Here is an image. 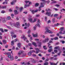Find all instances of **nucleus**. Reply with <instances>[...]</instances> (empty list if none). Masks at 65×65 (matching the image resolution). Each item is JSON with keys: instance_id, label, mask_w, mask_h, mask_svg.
<instances>
[{"instance_id": "nucleus-60", "label": "nucleus", "mask_w": 65, "mask_h": 65, "mask_svg": "<svg viewBox=\"0 0 65 65\" xmlns=\"http://www.w3.org/2000/svg\"><path fill=\"white\" fill-rule=\"evenodd\" d=\"M4 30L5 31V32H7V31H8V30L6 29H5Z\"/></svg>"}, {"instance_id": "nucleus-15", "label": "nucleus", "mask_w": 65, "mask_h": 65, "mask_svg": "<svg viewBox=\"0 0 65 65\" xmlns=\"http://www.w3.org/2000/svg\"><path fill=\"white\" fill-rule=\"evenodd\" d=\"M38 46L39 47H41V42L39 41L38 42Z\"/></svg>"}, {"instance_id": "nucleus-42", "label": "nucleus", "mask_w": 65, "mask_h": 65, "mask_svg": "<svg viewBox=\"0 0 65 65\" xmlns=\"http://www.w3.org/2000/svg\"><path fill=\"white\" fill-rule=\"evenodd\" d=\"M61 53H62V52H61V51L59 52V53L57 54V55L58 56H60V55L61 54Z\"/></svg>"}, {"instance_id": "nucleus-61", "label": "nucleus", "mask_w": 65, "mask_h": 65, "mask_svg": "<svg viewBox=\"0 0 65 65\" xmlns=\"http://www.w3.org/2000/svg\"><path fill=\"white\" fill-rule=\"evenodd\" d=\"M48 45V47H49V46H50V45H51V44L49 43H47Z\"/></svg>"}, {"instance_id": "nucleus-45", "label": "nucleus", "mask_w": 65, "mask_h": 65, "mask_svg": "<svg viewBox=\"0 0 65 65\" xmlns=\"http://www.w3.org/2000/svg\"><path fill=\"white\" fill-rule=\"evenodd\" d=\"M27 65H29V64H30V63L29 62H27L26 63H25V65H27Z\"/></svg>"}, {"instance_id": "nucleus-39", "label": "nucleus", "mask_w": 65, "mask_h": 65, "mask_svg": "<svg viewBox=\"0 0 65 65\" xmlns=\"http://www.w3.org/2000/svg\"><path fill=\"white\" fill-rule=\"evenodd\" d=\"M54 52L55 53H57V52H58V50H54Z\"/></svg>"}, {"instance_id": "nucleus-2", "label": "nucleus", "mask_w": 65, "mask_h": 65, "mask_svg": "<svg viewBox=\"0 0 65 65\" xmlns=\"http://www.w3.org/2000/svg\"><path fill=\"white\" fill-rule=\"evenodd\" d=\"M47 30L45 32V33H51V34H52L53 33V32L52 31L48 30V29H47Z\"/></svg>"}, {"instance_id": "nucleus-31", "label": "nucleus", "mask_w": 65, "mask_h": 65, "mask_svg": "<svg viewBox=\"0 0 65 65\" xmlns=\"http://www.w3.org/2000/svg\"><path fill=\"white\" fill-rule=\"evenodd\" d=\"M46 47V46H43V48L44 50H46L47 49V47Z\"/></svg>"}, {"instance_id": "nucleus-10", "label": "nucleus", "mask_w": 65, "mask_h": 65, "mask_svg": "<svg viewBox=\"0 0 65 65\" xmlns=\"http://www.w3.org/2000/svg\"><path fill=\"white\" fill-rule=\"evenodd\" d=\"M25 3H26V4H27L28 3H29V4L28 5H29V4H32V3H31V2H29V1H25Z\"/></svg>"}, {"instance_id": "nucleus-27", "label": "nucleus", "mask_w": 65, "mask_h": 65, "mask_svg": "<svg viewBox=\"0 0 65 65\" xmlns=\"http://www.w3.org/2000/svg\"><path fill=\"white\" fill-rule=\"evenodd\" d=\"M64 29V27H62L60 28V30L61 31H63V30Z\"/></svg>"}, {"instance_id": "nucleus-43", "label": "nucleus", "mask_w": 65, "mask_h": 65, "mask_svg": "<svg viewBox=\"0 0 65 65\" xmlns=\"http://www.w3.org/2000/svg\"><path fill=\"white\" fill-rule=\"evenodd\" d=\"M62 18V15H60L59 18V20H60V19H61Z\"/></svg>"}, {"instance_id": "nucleus-1", "label": "nucleus", "mask_w": 65, "mask_h": 65, "mask_svg": "<svg viewBox=\"0 0 65 65\" xmlns=\"http://www.w3.org/2000/svg\"><path fill=\"white\" fill-rule=\"evenodd\" d=\"M44 3H41V6L39 7V9H38V11H40L41 10V7H44Z\"/></svg>"}, {"instance_id": "nucleus-33", "label": "nucleus", "mask_w": 65, "mask_h": 65, "mask_svg": "<svg viewBox=\"0 0 65 65\" xmlns=\"http://www.w3.org/2000/svg\"><path fill=\"white\" fill-rule=\"evenodd\" d=\"M11 17L12 18H14V17H14V14H11Z\"/></svg>"}, {"instance_id": "nucleus-5", "label": "nucleus", "mask_w": 65, "mask_h": 65, "mask_svg": "<svg viewBox=\"0 0 65 65\" xmlns=\"http://www.w3.org/2000/svg\"><path fill=\"white\" fill-rule=\"evenodd\" d=\"M23 36H22L21 37V38L22 39H24V41H25V40H27V38L25 37V36L24 35H23Z\"/></svg>"}, {"instance_id": "nucleus-38", "label": "nucleus", "mask_w": 65, "mask_h": 65, "mask_svg": "<svg viewBox=\"0 0 65 65\" xmlns=\"http://www.w3.org/2000/svg\"><path fill=\"white\" fill-rule=\"evenodd\" d=\"M58 14H56L54 15V17H58Z\"/></svg>"}, {"instance_id": "nucleus-25", "label": "nucleus", "mask_w": 65, "mask_h": 65, "mask_svg": "<svg viewBox=\"0 0 65 65\" xmlns=\"http://www.w3.org/2000/svg\"><path fill=\"white\" fill-rule=\"evenodd\" d=\"M39 4L36 3L35 4V6L36 7H37V6H39Z\"/></svg>"}, {"instance_id": "nucleus-28", "label": "nucleus", "mask_w": 65, "mask_h": 65, "mask_svg": "<svg viewBox=\"0 0 65 65\" xmlns=\"http://www.w3.org/2000/svg\"><path fill=\"white\" fill-rule=\"evenodd\" d=\"M0 30L1 31L2 33L4 32V31H3V29L2 28H0Z\"/></svg>"}, {"instance_id": "nucleus-37", "label": "nucleus", "mask_w": 65, "mask_h": 65, "mask_svg": "<svg viewBox=\"0 0 65 65\" xmlns=\"http://www.w3.org/2000/svg\"><path fill=\"white\" fill-rule=\"evenodd\" d=\"M1 13H5V11H4V10H2L1 11Z\"/></svg>"}, {"instance_id": "nucleus-54", "label": "nucleus", "mask_w": 65, "mask_h": 65, "mask_svg": "<svg viewBox=\"0 0 65 65\" xmlns=\"http://www.w3.org/2000/svg\"><path fill=\"white\" fill-rule=\"evenodd\" d=\"M61 42H62V43H65V41H61Z\"/></svg>"}, {"instance_id": "nucleus-62", "label": "nucleus", "mask_w": 65, "mask_h": 65, "mask_svg": "<svg viewBox=\"0 0 65 65\" xmlns=\"http://www.w3.org/2000/svg\"><path fill=\"white\" fill-rule=\"evenodd\" d=\"M54 60H57V58H55L53 59Z\"/></svg>"}, {"instance_id": "nucleus-44", "label": "nucleus", "mask_w": 65, "mask_h": 65, "mask_svg": "<svg viewBox=\"0 0 65 65\" xmlns=\"http://www.w3.org/2000/svg\"><path fill=\"white\" fill-rule=\"evenodd\" d=\"M7 19L8 20H10L11 19V17L10 16H8L7 17Z\"/></svg>"}, {"instance_id": "nucleus-8", "label": "nucleus", "mask_w": 65, "mask_h": 65, "mask_svg": "<svg viewBox=\"0 0 65 65\" xmlns=\"http://www.w3.org/2000/svg\"><path fill=\"white\" fill-rule=\"evenodd\" d=\"M48 40H49V39L47 38L45 39V40H43V43H45L46 42H47V41H48Z\"/></svg>"}, {"instance_id": "nucleus-53", "label": "nucleus", "mask_w": 65, "mask_h": 65, "mask_svg": "<svg viewBox=\"0 0 65 65\" xmlns=\"http://www.w3.org/2000/svg\"><path fill=\"white\" fill-rule=\"evenodd\" d=\"M57 3L56 1H53V2H52V3Z\"/></svg>"}, {"instance_id": "nucleus-40", "label": "nucleus", "mask_w": 65, "mask_h": 65, "mask_svg": "<svg viewBox=\"0 0 65 65\" xmlns=\"http://www.w3.org/2000/svg\"><path fill=\"white\" fill-rule=\"evenodd\" d=\"M61 24H60V25H61L62 26L64 25V22H61Z\"/></svg>"}, {"instance_id": "nucleus-52", "label": "nucleus", "mask_w": 65, "mask_h": 65, "mask_svg": "<svg viewBox=\"0 0 65 65\" xmlns=\"http://www.w3.org/2000/svg\"><path fill=\"white\" fill-rule=\"evenodd\" d=\"M50 23H51V20H49V21H48L47 24H49Z\"/></svg>"}, {"instance_id": "nucleus-21", "label": "nucleus", "mask_w": 65, "mask_h": 65, "mask_svg": "<svg viewBox=\"0 0 65 65\" xmlns=\"http://www.w3.org/2000/svg\"><path fill=\"white\" fill-rule=\"evenodd\" d=\"M14 12L15 15H16L17 14H18V11H17V10H15L14 11Z\"/></svg>"}, {"instance_id": "nucleus-20", "label": "nucleus", "mask_w": 65, "mask_h": 65, "mask_svg": "<svg viewBox=\"0 0 65 65\" xmlns=\"http://www.w3.org/2000/svg\"><path fill=\"white\" fill-rule=\"evenodd\" d=\"M10 58L11 61H12L14 59V57H13V56H11V57Z\"/></svg>"}, {"instance_id": "nucleus-17", "label": "nucleus", "mask_w": 65, "mask_h": 65, "mask_svg": "<svg viewBox=\"0 0 65 65\" xmlns=\"http://www.w3.org/2000/svg\"><path fill=\"white\" fill-rule=\"evenodd\" d=\"M54 49H57L58 50H60V46H57L56 47H55L54 48Z\"/></svg>"}, {"instance_id": "nucleus-50", "label": "nucleus", "mask_w": 65, "mask_h": 65, "mask_svg": "<svg viewBox=\"0 0 65 65\" xmlns=\"http://www.w3.org/2000/svg\"><path fill=\"white\" fill-rule=\"evenodd\" d=\"M53 9H54V10H55L56 11H58V9L57 8H54Z\"/></svg>"}, {"instance_id": "nucleus-32", "label": "nucleus", "mask_w": 65, "mask_h": 65, "mask_svg": "<svg viewBox=\"0 0 65 65\" xmlns=\"http://www.w3.org/2000/svg\"><path fill=\"white\" fill-rule=\"evenodd\" d=\"M3 43L4 44H5L6 43V40H3Z\"/></svg>"}, {"instance_id": "nucleus-6", "label": "nucleus", "mask_w": 65, "mask_h": 65, "mask_svg": "<svg viewBox=\"0 0 65 65\" xmlns=\"http://www.w3.org/2000/svg\"><path fill=\"white\" fill-rule=\"evenodd\" d=\"M5 55H8V57L9 58H10V57H11V54L9 53H7L5 54Z\"/></svg>"}, {"instance_id": "nucleus-41", "label": "nucleus", "mask_w": 65, "mask_h": 65, "mask_svg": "<svg viewBox=\"0 0 65 65\" xmlns=\"http://www.w3.org/2000/svg\"><path fill=\"white\" fill-rule=\"evenodd\" d=\"M31 12H32V14H34V13H35L34 10H33L31 11Z\"/></svg>"}, {"instance_id": "nucleus-29", "label": "nucleus", "mask_w": 65, "mask_h": 65, "mask_svg": "<svg viewBox=\"0 0 65 65\" xmlns=\"http://www.w3.org/2000/svg\"><path fill=\"white\" fill-rule=\"evenodd\" d=\"M14 44V41L13 40L11 42V45H13Z\"/></svg>"}, {"instance_id": "nucleus-55", "label": "nucleus", "mask_w": 65, "mask_h": 65, "mask_svg": "<svg viewBox=\"0 0 65 65\" xmlns=\"http://www.w3.org/2000/svg\"><path fill=\"white\" fill-rule=\"evenodd\" d=\"M32 56H34V57H36V55L34 54H33L32 55Z\"/></svg>"}, {"instance_id": "nucleus-3", "label": "nucleus", "mask_w": 65, "mask_h": 65, "mask_svg": "<svg viewBox=\"0 0 65 65\" xmlns=\"http://www.w3.org/2000/svg\"><path fill=\"white\" fill-rule=\"evenodd\" d=\"M14 34V33L12 32H11V36L12 37V38H13V37H14V38H15L16 37V35H14L13 36V34Z\"/></svg>"}, {"instance_id": "nucleus-35", "label": "nucleus", "mask_w": 65, "mask_h": 65, "mask_svg": "<svg viewBox=\"0 0 65 65\" xmlns=\"http://www.w3.org/2000/svg\"><path fill=\"white\" fill-rule=\"evenodd\" d=\"M29 22H32V19H29Z\"/></svg>"}, {"instance_id": "nucleus-23", "label": "nucleus", "mask_w": 65, "mask_h": 65, "mask_svg": "<svg viewBox=\"0 0 65 65\" xmlns=\"http://www.w3.org/2000/svg\"><path fill=\"white\" fill-rule=\"evenodd\" d=\"M6 6H2V7H1V9H6Z\"/></svg>"}, {"instance_id": "nucleus-57", "label": "nucleus", "mask_w": 65, "mask_h": 65, "mask_svg": "<svg viewBox=\"0 0 65 65\" xmlns=\"http://www.w3.org/2000/svg\"><path fill=\"white\" fill-rule=\"evenodd\" d=\"M35 40H36V41H39V39H35Z\"/></svg>"}, {"instance_id": "nucleus-9", "label": "nucleus", "mask_w": 65, "mask_h": 65, "mask_svg": "<svg viewBox=\"0 0 65 65\" xmlns=\"http://www.w3.org/2000/svg\"><path fill=\"white\" fill-rule=\"evenodd\" d=\"M40 20L39 19H38L37 21L38 24H37L36 25H37L39 27H40Z\"/></svg>"}, {"instance_id": "nucleus-16", "label": "nucleus", "mask_w": 65, "mask_h": 65, "mask_svg": "<svg viewBox=\"0 0 65 65\" xmlns=\"http://www.w3.org/2000/svg\"><path fill=\"white\" fill-rule=\"evenodd\" d=\"M25 26H27V27H29L30 26V23H28L27 24V23H25Z\"/></svg>"}, {"instance_id": "nucleus-14", "label": "nucleus", "mask_w": 65, "mask_h": 65, "mask_svg": "<svg viewBox=\"0 0 65 65\" xmlns=\"http://www.w3.org/2000/svg\"><path fill=\"white\" fill-rule=\"evenodd\" d=\"M32 45H34L35 46V47H36V46H37V43H36V42H33L32 43Z\"/></svg>"}, {"instance_id": "nucleus-22", "label": "nucleus", "mask_w": 65, "mask_h": 65, "mask_svg": "<svg viewBox=\"0 0 65 65\" xmlns=\"http://www.w3.org/2000/svg\"><path fill=\"white\" fill-rule=\"evenodd\" d=\"M30 6V5H24V8H26L27 7H28V6Z\"/></svg>"}, {"instance_id": "nucleus-49", "label": "nucleus", "mask_w": 65, "mask_h": 65, "mask_svg": "<svg viewBox=\"0 0 65 65\" xmlns=\"http://www.w3.org/2000/svg\"><path fill=\"white\" fill-rule=\"evenodd\" d=\"M63 54H62V55L63 56H65V51H63Z\"/></svg>"}, {"instance_id": "nucleus-46", "label": "nucleus", "mask_w": 65, "mask_h": 65, "mask_svg": "<svg viewBox=\"0 0 65 65\" xmlns=\"http://www.w3.org/2000/svg\"><path fill=\"white\" fill-rule=\"evenodd\" d=\"M50 64L51 65H55V63L51 62V63H50Z\"/></svg>"}, {"instance_id": "nucleus-58", "label": "nucleus", "mask_w": 65, "mask_h": 65, "mask_svg": "<svg viewBox=\"0 0 65 65\" xmlns=\"http://www.w3.org/2000/svg\"><path fill=\"white\" fill-rule=\"evenodd\" d=\"M30 31H30V30H29L28 32V34H30Z\"/></svg>"}, {"instance_id": "nucleus-24", "label": "nucleus", "mask_w": 65, "mask_h": 65, "mask_svg": "<svg viewBox=\"0 0 65 65\" xmlns=\"http://www.w3.org/2000/svg\"><path fill=\"white\" fill-rule=\"evenodd\" d=\"M22 51H20L18 53V55H20L22 54Z\"/></svg>"}, {"instance_id": "nucleus-7", "label": "nucleus", "mask_w": 65, "mask_h": 65, "mask_svg": "<svg viewBox=\"0 0 65 65\" xmlns=\"http://www.w3.org/2000/svg\"><path fill=\"white\" fill-rule=\"evenodd\" d=\"M35 50H36V54H37L38 53H39V52L40 51L39 50V49L38 48H35Z\"/></svg>"}, {"instance_id": "nucleus-36", "label": "nucleus", "mask_w": 65, "mask_h": 65, "mask_svg": "<svg viewBox=\"0 0 65 65\" xmlns=\"http://www.w3.org/2000/svg\"><path fill=\"white\" fill-rule=\"evenodd\" d=\"M23 9V8L22 7H20V12H21V11H22Z\"/></svg>"}, {"instance_id": "nucleus-19", "label": "nucleus", "mask_w": 65, "mask_h": 65, "mask_svg": "<svg viewBox=\"0 0 65 65\" xmlns=\"http://www.w3.org/2000/svg\"><path fill=\"white\" fill-rule=\"evenodd\" d=\"M17 1V0H14V1H12V2L11 3V5H13V4H14V3L15 2H16Z\"/></svg>"}, {"instance_id": "nucleus-26", "label": "nucleus", "mask_w": 65, "mask_h": 65, "mask_svg": "<svg viewBox=\"0 0 65 65\" xmlns=\"http://www.w3.org/2000/svg\"><path fill=\"white\" fill-rule=\"evenodd\" d=\"M32 53L31 51H30V52L28 53V55L29 56H31V54Z\"/></svg>"}, {"instance_id": "nucleus-56", "label": "nucleus", "mask_w": 65, "mask_h": 65, "mask_svg": "<svg viewBox=\"0 0 65 65\" xmlns=\"http://www.w3.org/2000/svg\"><path fill=\"white\" fill-rule=\"evenodd\" d=\"M49 60V59L48 58H47V59H46L45 60V62L48 61Z\"/></svg>"}, {"instance_id": "nucleus-30", "label": "nucleus", "mask_w": 65, "mask_h": 65, "mask_svg": "<svg viewBox=\"0 0 65 65\" xmlns=\"http://www.w3.org/2000/svg\"><path fill=\"white\" fill-rule=\"evenodd\" d=\"M48 63L46 61H45V63L44 64V65H48Z\"/></svg>"}, {"instance_id": "nucleus-34", "label": "nucleus", "mask_w": 65, "mask_h": 65, "mask_svg": "<svg viewBox=\"0 0 65 65\" xmlns=\"http://www.w3.org/2000/svg\"><path fill=\"white\" fill-rule=\"evenodd\" d=\"M37 20V18H35L34 20V21L32 22V23H34L36 21V20Z\"/></svg>"}, {"instance_id": "nucleus-48", "label": "nucleus", "mask_w": 65, "mask_h": 65, "mask_svg": "<svg viewBox=\"0 0 65 65\" xmlns=\"http://www.w3.org/2000/svg\"><path fill=\"white\" fill-rule=\"evenodd\" d=\"M55 18H54L52 20V22H53L54 23V22H55Z\"/></svg>"}, {"instance_id": "nucleus-4", "label": "nucleus", "mask_w": 65, "mask_h": 65, "mask_svg": "<svg viewBox=\"0 0 65 65\" xmlns=\"http://www.w3.org/2000/svg\"><path fill=\"white\" fill-rule=\"evenodd\" d=\"M49 48H50V49L48 50V52H49V53H51L52 51H53L52 46H50L49 47Z\"/></svg>"}, {"instance_id": "nucleus-47", "label": "nucleus", "mask_w": 65, "mask_h": 65, "mask_svg": "<svg viewBox=\"0 0 65 65\" xmlns=\"http://www.w3.org/2000/svg\"><path fill=\"white\" fill-rule=\"evenodd\" d=\"M55 40H57V39H58V37H55L54 38Z\"/></svg>"}, {"instance_id": "nucleus-13", "label": "nucleus", "mask_w": 65, "mask_h": 65, "mask_svg": "<svg viewBox=\"0 0 65 65\" xmlns=\"http://www.w3.org/2000/svg\"><path fill=\"white\" fill-rule=\"evenodd\" d=\"M32 35L34 37H37L38 36V34L37 33H36V34H32Z\"/></svg>"}, {"instance_id": "nucleus-12", "label": "nucleus", "mask_w": 65, "mask_h": 65, "mask_svg": "<svg viewBox=\"0 0 65 65\" xmlns=\"http://www.w3.org/2000/svg\"><path fill=\"white\" fill-rule=\"evenodd\" d=\"M45 14H47L48 16H50V15H51V12H46L45 13Z\"/></svg>"}, {"instance_id": "nucleus-11", "label": "nucleus", "mask_w": 65, "mask_h": 65, "mask_svg": "<svg viewBox=\"0 0 65 65\" xmlns=\"http://www.w3.org/2000/svg\"><path fill=\"white\" fill-rule=\"evenodd\" d=\"M16 24L17 25V26H16V27H17V28H19L20 27L18 26H20V23H19V22H17Z\"/></svg>"}, {"instance_id": "nucleus-63", "label": "nucleus", "mask_w": 65, "mask_h": 65, "mask_svg": "<svg viewBox=\"0 0 65 65\" xmlns=\"http://www.w3.org/2000/svg\"><path fill=\"white\" fill-rule=\"evenodd\" d=\"M45 20L46 21H47V17H45Z\"/></svg>"}, {"instance_id": "nucleus-59", "label": "nucleus", "mask_w": 65, "mask_h": 65, "mask_svg": "<svg viewBox=\"0 0 65 65\" xmlns=\"http://www.w3.org/2000/svg\"><path fill=\"white\" fill-rule=\"evenodd\" d=\"M32 45V44L31 43H28V45L29 46H31V45Z\"/></svg>"}, {"instance_id": "nucleus-64", "label": "nucleus", "mask_w": 65, "mask_h": 65, "mask_svg": "<svg viewBox=\"0 0 65 65\" xmlns=\"http://www.w3.org/2000/svg\"><path fill=\"white\" fill-rule=\"evenodd\" d=\"M12 50H14L15 48L14 46H13V47L12 48Z\"/></svg>"}, {"instance_id": "nucleus-51", "label": "nucleus", "mask_w": 65, "mask_h": 65, "mask_svg": "<svg viewBox=\"0 0 65 65\" xmlns=\"http://www.w3.org/2000/svg\"><path fill=\"white\" fill-rule=\"evenodd\" d=\"M55 6H57V7H59V5L56 4V5H55Z\"/></svg>"}, {"instance_id": "nucleus-18", "label": "nucleus", "mask_w": 65, "mask_h": 65, "mask_svg": "<svg viewBox=\"0 0 65 65\" xmlns=\"http://www.w3.org/2000/svg\"><path fill=\"white\" fill-rule=\"evenodd\" d=\"M17 45L18 46V47H19V48H21V43H19L17 44Z\"/></svg>"}]
</instances>
